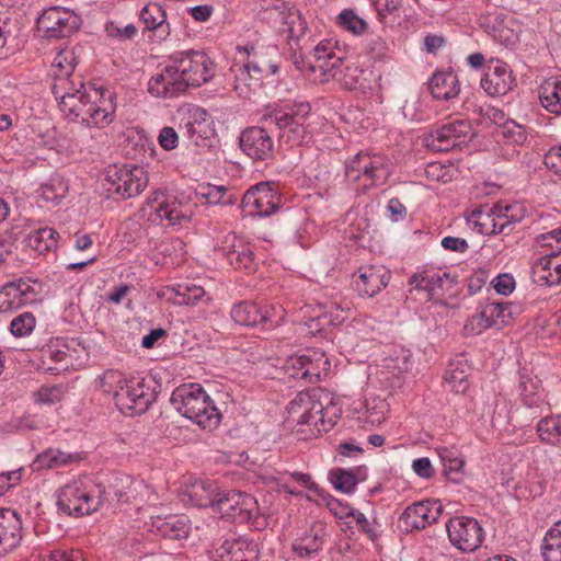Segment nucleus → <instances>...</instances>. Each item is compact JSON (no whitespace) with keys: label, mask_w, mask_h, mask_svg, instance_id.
<instances>
[{"label":"nucleus","mask_w":561,"mask_h":561,"mask_svg":"<svg viewBox=\"0 0 561 561\" xmlns=\"http://www.w3.org/2000/svg\"><path fill=\"white\" fill-rule=\"evenodd\" d=\"M66 390L64 385L42 386L33 393V398L38 404L51 405L64 399Z\"/></svg>","instance_id":"864d4df0"},{"label":"nucleus","mask_w":561,"mask_h":561,"mask_svg":"<svg viewBox=\"0 0 561 561\" xmlns=\"http://www.w3.org/2000/svg\"><path fill=\"white\" fill-rule=\"evenodd\" d=\"M541 381L537 376L526 369L519 373L518 393L524 405L528 408L538 407L543 402L540 391Z\"/></svg>","instance_id":"f704fd0d"},{"label":"nucleus","mask_w":561,"mask_h":561,"mask_svg":"<svg viewBox=\"0 0 561 561\" xmlns=\"http://www.w3.org/2000/svg\"><path fill=\"white\" fill-rule=\"evenodd\" d=\"M536 430L541 442L561 448V415L542 417Z\"/></svg>","instance_id":"ea45409f"},{"label":"nucleus","mask_w":561,"mask_h":561,"mask_svg":"<svg viewBox=\"0 0 561 561\" xmlns=\"http://www.w3.org/2000/svg\"><path fill=\"white\" fill-rule=\"evenodd\" d=\"M327 536L325 526L322 523H316L294 543L293 549L301 558L311 557L322 550Z\"/></svg>","instance_id":"2f4dec72"},{"label":"nucleus","mask_w":561,"mask_h":561,"mask_svg":"<svg viewBox=\"0 0 561 561\" xmlns=\"http://www.w3.org/2000/svg\"><path fill=\"white\" fill-rule=\"evenodd\" d=\"M539 100L548 112L561 114V77L546 79L540 84Z\"/></svg>","instance_id":"c9c22d12"},{"label":"nucleus","mask_w":561,"mask_h":561,"mask_svg":"<svg viewBox=\"0 0 561 561\" xmlns=\"http://www.w3.org/2000/svg\"><path fill=\"white\" fill-rule=\"evenodd\" d=\"M328 507L336 518L345 520L344 524L347 528H351V522L347 519L354 515L355 508H353L348 503H343L336 499L330 500L328 502Z\"/></svg>","instance_id":"69168bd1"},{"label":"nucleus","mask_w":561,"mask_h":561,"mask_svg":"<svg viewBox=\"0 0 561 561\" xmlns=\"http://www.w3.org/2000/svg\"><path fill=\"white\" fill-rule=\"evenodd\" d=\"M373 162L370 160V153H357L354 159L346 165V176L357 179L360 174L370 180V185H378L380 182H377L375 179L374 171L370 169Z\"/></svg>","instance_id":"49530a36"},{"label":"nucleus","mask_w":561,"mask_h":561,"mask_svg":"<svg viewBox=\"0 0 561 561\" xmlns=\"http://www.w3.org/2000/svg\"><path fill=\"white\" fill-rule=\"evenodd\" d=\"M192 213L183 211L174 206L168 204H159L154 208V213L150 215L152 221L159 220L160 224L167 221L168 226H182L183 224L190 222Z\"/></svg>","instance_id":"a19ab883"},{"label":"nucleus","mask_w":561,"mask_h":561,"mask_svg":"<svg viewBox=\"0 0 561 561\" xmlns=\"http://www.w3.org/2000/svg\"><path fill=\"white\" fill-rule=\"evenodd\" d=\"M240 149L253 160H267L273 157V142H238Z\"/></svg>","instance_id":"4d7b16f0"},{"label":"nucleus","mask_w":561,"mask_h":561,"mask_svg":"<svg viewBox=\"0 0 561 561\" xmlns=\"http://www.w3.org/2000/svg\"><path fill=\"white\" fill-rule=\"evenodd\" d=\"M428 90L434 99H454L460 92L458 77L453 71H436L428 80Z\"/></svg>","instance_id":"7c9ffc66"},{"label":"nucleus","mask_w":561,"mask_h":561,"mask_svg":"<svg viewBox=\"0 0 561 561\" xmlns=\"http://www.w3.org/2000/svg\"><path fill=\"white\" fill-rule=\"evenodd\" d=\"M237 50L240 55H245L247 59L242 64L236 62L231 66L230 71L233 75L232 87L239 96L249 99L262 85L265 70L270 69L272 73L277 71V66L265 58L268 51L275 53L276 47L245 45L238 46Z\"/></svg>","instance_id":"20e7f679"},{"label":"nucleus","mask_w":561,"mask_h":561,"mask_svg":"<svg viewBox=\"0 0 561 561\" xmlns=\"http://www.w3.org/2000/svg\"><path fill=\"white\" fill-rule=\"evenodd\" d=\"M169 290L174 295V304L180 306L196 305L206 294L202 286L192 282L175 284Z\"/></svg>","instance_id":"58836bf2"},{"label":"nucleus","mask_w":561,"mask_h":561,"mask_svg":"<svg viewBox=\"0 0 561 561\" xmlns=\"http://www.w3.org/2000/svg\"><path fill=\"white\" fill-rule=\"evenodd\" d=\"M230 317L239 325L271 330L284 320L285 310L280 306H260L245 300L232 306Z\"/></svg>","instance_id":"9d476101"},{"label":"nucleus","mask_w":561,"mask_h":561,"mask_svg":"<svg viewBox=\"0 0 561 561\" xmlns=\"http://www.w3.org/2000/svg\"><path fill=\"white\" fill-rule=\"evenodd\" d=\"M44 357H48L56 364H60V367H47L48 370H60L67 369L70 364L71 355L69 354L68 345H61L57 347H49L44 352Z\"/></svg>","instance_id":"bf43d9fd"},{"label":"nucleus","mask_w":561,"mask_h":561,"mask_svg":"<svg viewBox=\"0 0 561 561\" xmlns=\"http://www.w3.org/2000/svg\"><path fill=\"white\" fill-rule=\"evenodd\" d=\"M124 383L123 376L121 373L110 370L104 373L100 378V388L107 394H113L115 398V390L119 389V386Z\"/></svg>","instance_id":"e2e57ef3"},{"label":"nucleus","mask_w":561,"mask_h":561,"mask_svg":"<svg viewBox=\"0 0 561 561\" xmlns=\"http://www.w3.org/2000/svg\"><path fill=\"white\" fill-rule=\"evenodd\" d=\"M468 365L462 362L450 363L444 376L445 385L455 392H465L468 386Z\"/></svg>","instance_id":"c03bdc74"},{"label":"nucleus","mask_w":561,"mask_h":561,"mask_svg":"<svg viewBox=\"0 0 561 561\" xmlns=\"http://www.w3.org/2000/svg\"><path fill=\"white\" fill-rule=\"evenodd\" d=\"M36 325V319L32 312H23L15 318L10 323V332L15 337H24L30 335Z\"/></svg>","instance_id":"6e6d98bb"},{"label":"nucleus","mask_w":561,"mask_h":561,"mask_svg":"<svg viewBox=\"0 0 561 561\" xmlns=\"http://www.w3.org/2000/svg\"><path fill=\"white\" fill-rule=\"evenodd\" d=\"M443 513L439 500H424L409 505L399 522L405 533L421 530L437 522Z\"/></svg>","instance_id":"a211bd4d"},{"label":"nucleus","mask_w":561,"mask_h":561,"mask_svg":"<svg viewBox=\"0 0 561 561\" xmlns=\"http://www.w3.org/2000/svg\"><path fill=\"white\" fill-rule=\"evenodd\" d=\"M80 22V16L69 9L51 7L37 19V27L46 38L59 39L73 34Z\"/></svg>","instance_id":"2eb2a0df"},{"label":"nucleus","mask_w":561,"mask_h":561,"mask_svg":"<svg viewBox=\"0 0 561 561\" xmlns=\"http://www.w3.org/2000/svg\"><path fill=\"white\" fill-rule=\"evenodd\" d=\"M71 457L57 449H47L39 454L32 463L34 471L42 470L45 468H58L68 463Z\"/></svg>","instance_id":"8fccbe9b"},{"label":"nucleus","mask_w":561,"mask_h":561,"mask_svg":"<svg viewBox=\"0 0 561 561\" xmlns=\"http://www.w3.org/2000/svg\"><path fill=\"white\" fill-rule=\"evenodd\" d=\"M0 157L3 161L12 162L18 169L23 170L33 168L41 159L34 142H2Z\"/></svg>","instance_id":"cd10ccee"},{"label":"nucleus","mask_w":561,"mask_h":561,"mask_svg":"<svg viewBox=\"0 0 561 561\" xmlns=\"http://www.w3.org/2000/svg\"><path fill=\"white\" fill-rule=\"evenodd\" d=\"M149 527L152 534L171 540L187 538L191 529L184 515L152 516Z\"/></svg>","instance_id":"393cba45"},{"label":"nucleus","mask_w":561,"mask_h":561,"mask_svg":"<svg viewBox=\"0 0 561 561\" xmlns=\"http://www.w3.org/2000/svg\"><path fill=\"white\" fill-rule=\"evenodd\" d=\"M102 99L87 98L69 116L87 126L103 128L112 122V114L99 102Z\"/></svg>","instance_id":"c85d7f7f"},{"label":"nucleus","mask_w":561,"mask_h":561,"mask_svg":"<svg viewBox=\"0 0 561 561\" xmlns=\"http://www.w3.org/2000/svg\"><path fill=\"white\" fill-rule=\"evenodd\" d=\"M139 19L145 25L144 30L152 33L156 42L165 41L171 32L170 24L167 20V12L158 2L146 4L139 13Z\"/></svg>","instance_id":"a878e982"},{"label":"nucleus","mask_w":561,"mask_h":561,"mask_svg":"<svg viewBox=\"0 0 561 561\" xmlns=\"http://www.w3.org/2000/svg\"><path fill=\"white\" fill-rule=\"evenodd\" d=\"M51 91L60 110L70 115L87 98L103 99L104 90L83 82L76 83L71 76H53Z\"/></svg>","instance_id":"9b49d317"},{"label":"nucleus","mask_w":561,"mask_h":561,"mask_svg":"<svg viewBox=\"0 0 561 561\" xmlns=\"http://www.w3.org/2000/svg\"><path fill=\"white\" fill-rule=\"evenodd\" d=\"M375 9L379 19L387 23L389 16H398L400 11V0H375Z\"/></svg>","instance_id":"680f3d73"},{"label":"nucleus","mask_w":561,"mask_h":561,"mask_svg":"<svg viewBox=\"0 0 561 561\" xmlns=\"http://www.w3.org/2000/svg\"><path fill=\"white\" fill-rule=\"evenodd\" d=\"M533 280L539 286H554L561 283V278L557 273L556 267H551V261L542 257L538 260L533 266Z\"/></svg>","instance_id":"de8ad7c7"},{"label":"nucleus","mask_w":561,"mask_h":561,"mask_svg":"<svg viewBox=\"0 0 561 561\" xmlns=\"http://www.w3.org/2000/svg\"><path fill=\"white\" fill-rule=\"evenodd\" d=\"M157 392L152 380L142 376L124 379V383L115 390V404L126 415L141 414L154 402Z\"/></svg>","instance_id":"6e6552de"},{"label":"nucleus","mask_w":561,"mask_h":561,"mask_svg":"<svg viewBox=\"0 0 561 561\" xmlns=\"http://www.w3.org/2000/svg\"><path fill=\"white\" fill-rule=\"evenodd\" d=\"M346 53L337 45L336 41L323 39L313 48L312 71L319 70L323 77H336L337 68L343 64Z\"/></svg>","instance_id":"6ab92c4d"},{"label":"nucleus","mask_w":561,"mask_h":561,"mask_svg":"<svg viewBox=\"0 0 561 561\" xmlns=\"http://www.w3.org/2000/svg\"><path fill=\"white\" fill-rule=\"evenodd\" d=\"M148 185V176L139 165H108L105 169L102 186L108 198L128 199L139 195Z\"/></svg>","instance_id":"423d86ee"},{"label":"nucleus","mask_w":561,"mask_h":561,"mask_svg":"<svg viewBox=\"0 0 561 561\" xmlns=\"http://www.w3.org/2000/svg\"><path fill=\"white\" fill-rule=\"evenodd\" d=\"M456 280L446 268L426 267L413 274L409 284L417 290H425L430 300H440L449 291Z\"/></svg>","instance_id":"dca6fc26"},{"label":"nucleus","mask_w":561,"mask_h":561,"mask_svg":"<svg viewBox=\"0 0 561 561\" xmlns=\"http://www.w3.org/2000/svg\"><path fill=\"white\" fill-rule=\"evenodd\" d=\"M511 309L512 304L508 302H488L472 317V321H477L479 331L491 327H502L507 324L512 318Z\"/></svg>","instance_id":"c756f323"},{"label":"nucleus","mask_w":561,"mask_h":561,"mask_svg":"<svg viewBox=\"0 0 561 561\" xmlns=\"http://www.w3.org/2000/svg\"><path fill=\"white\" fill-rule=\"evenodd\" d=\"M183 136L199 140H211L217 137L214 121L206 110L193 107L180 125Z\"/></svg>","instance_id":"b1692460"},{"label":"nucleus","mask_w":561,"mask_h":561,"mask_svg":"<svg viewBox=\"0 0 561 561\" xmlns=\"http://www.w3.org/2000/svg\"><path fill=\"white\" fill-rule=\"evenodd\" d=\"M390 278L391 274L385 266L368 265L358 268L354 284L362 297H374L388 285Z\"/></svg>","instance_id":"5701e85b"},{"label":"nucleus","mask_w":561,"mask_h":561,"mask_svg":"<svg viewBox=\"0 0 561 561\" xmlns=\"http://www.w3.org/2000/svg\"><path fill=\"white\" fill-rule=\"evenodd\" d=\"M218 250L234 268L248 272L255 270L251 244L239 238L234 232H228L224 237Z\"/></svg>","instance_id":"412c9836"},{"label":"nucleus","mask_w":561,"mask_h":561,"mask_svg":"<svg viewBox=\"0 0 561 561\" xmlns=\"http://www.w3.org/2000/svg\"><path fill=\"white\" fill-rule=\"evenodd\" d=\"M150 488L141 480L131 481L127 491H115V497L118 503H142L146 501V495H149Z\"/></svg>","instance_id":"603ef678"},{"label":"nucleus","mask_w":561,"mask_h":561,"mask_svg":"<svg viewBox=\"0 0 561 561\" xmlns=\"http://www.w3.org/2000/svg\"><path fill=\"white\" fill-rule=\"evenodd\" d=\"M214 511L221 517L245 524L259 515V505L252 495L232 490L217 493Z\"/></svg>","instance_id":"ddd939ff"},{"label":"nucleus","mask_w":561,"mask_h":561,"mask_svg":"<svg viewBox=\"0 0 561 561\" xmlns=\"http://www.w3.org/2000/svg\"><path fill=\"white\" fill-rule=\"evenodd\" d=\"M214 558L216 561H257L259 546L245 537L226 539L215 549Z\"/></svg>","instance_id":"4be33fe9"},{"label":"nucleus","mask_w":561,"mask_h":561,"mask_svg":"<svg viewBox=\"0 0 561 561\" xmlns=\"http://www.w3.org/2000/svg\"><path fill=\"white\" fill-rule=\"evenodd\" d=\"M305 356L308 362L305 364V370L301 373L302 380L308 383H316L321 375H327L330 369V360L323 352L307 350Z\"/></svg>","instance_id":"e433bc0d"},{"label":"nucleus","mask_w":561,"mask_h":561,"mask_svg":"<svg viewBox=\"0 0 561 561\" xmlns=\"http://www.w3.org/2000/svg\"><path fill=\"white\" fill-rule=\"evenodd\" d=\"M214 75L215 65L204 51H174L168 57L167 65L150 78L148 91L156 98L171 99L188 88L202 87Z\"/></svg>","instance_id":"f257e3e1"},{"label":"nucleus","mask_w":561,"mask_h":561,"mask_svg":"<svg viewBox=\"0 0 561 561\" xmlns=\"http://www.w3.org/2000/svg\"><path fill=\"white\" fill-rule=\"evenodd\" d=\"M68 188V183L62 178H51L39 187V198L47 205H58L67 196Z\"/></svg>","instance_id":"79ce46f5"},{"label":"nucleus","mask_w":561,"mask_h":561,"mask_svg":"<svg viewBox=\"0 0 561 561\" xmlns=\"http://www.w3.org/2000/svg\"><path fill=\"white\" fill-rule=\"evenodd\" d=\"M367 55L375 61H381L389 57V46L379 36H371L367 41V47H366Z\"/></svg>","instance_id":"052dcab7"},{"label":"nucleus","mask_w":561,"mask_h":561,"mask_svg":"<svg viewBox=\"0 0 561 561\" xmlns=\"http://www.w3.org/2000/svg\"><path fill=\"white\" fill-rule=\"evenodd\" d=\"M45 296L46 289L42 280L20 277L0 288V312H13L24 306L41 302Z\"/></svg>","instance_id":"1a4fd4ad"},{"label":"nucleus","mask_w":561,"mask_h":561,"mask_svg":"<svg viewBox=\"0 0 561 561\" xmlns=\"http://www.w3.org/2000/svg\"><path fill=\"white\" fill-rule=\"evenodd\" d=\"M336 24L354 35H363L368 28V23L352 9H344L336 16Z\"/></svg>","instance_id":"3c124183"},{"label":"nucleus","mask_w":561,"mask_h":561,"mask_svg":"<svg viewBox=\"0 0 561 561\" xmlns=\"http://www.w3.org/2000/svg\"><path fill=\"white\" fill-rule=\"evenodd\" d=\"M22 539L20 516L10 508L0 510V556L16 548Z\"/></svg>","instance_id":"bb28decb"},{"label":"nucleus","mask_w":561,"mask_h":561,"mask_svg":"<svg viewBox=\"0 0 561 561\" xmlns=\"http://www.w3.org/2000/svg\"><path fill=\"white\" fill-rule=\"evenodd\" d=\"M101 496L92 494L80 480L66 484L57 499L58 508L67 515H89L100 507Z\"/></svg>","instance_id":"f8f14e48"},{"label":"nucleus","mask_w":561,"mask_h":561,"mask_svg":"<svg viewBox=\"0 0 561 561\" xmlns=\"http://www.w3.org/2000/svg\"><path fill=\"white\" fill-rule=\"evenodd\" d=\"M171 403L186 419L205 430L217 427L221 414L199 383L182 385L171 396Z\"/></svg>","instance_id":"39448f33"},{"label":"nucleus","mask_w":561,"mask_h":561,"mask_svg":"<svg viewBox=\"0 0 561 561\" xmlns=\"http://www.w3.org/2000/svg\"><path fill=\"white\" fill-rule=\"evenodd\" d=\"M308 358L305 356V353L288 357L284 366L286 374L293 379H302L301 373L305 370Z\"/></svg>","instance_id":"774afa93"},{"label":"nucleus","mask_w":561,"mask_h":561,"mask_svg":"<svg viewBox=\"0 0 561 561\" xmlns=\"http://www.w3.org/2000/svg\"><path fill=\"white\" fill-rule=\"evenodd\" d=\"M370 160L373 162L370 169L375 172V179H377V182H380V184L385 183L391 173L389 160L381 154H370Z\"/></svg>","instance_id":"0e129e2a"},{"label":"nucleus","mask_w":561,"mask_h":561,"mask_svg":"<svg viewBox=\"0 0 561 561\" xmlns=\"http://www.w3.org/2000/svg\"><path fill=\"white\" fill-rule=\"evenodd\" d=\"M259 16L275 30L287 33L289 42L296 45L308 30L301 13L283 0H261Z\"/></svg>","instance_id":"0eeeda50"},{"label":"nucleus","mask_w":561,"mask_h":561,"mask_svg":"<svg viewBox=\"0 0 561 561\" xmlns=\"http://www.w3.org/2000/svg\"><path fill=\"white\" fill-rule=\"evenodd\" d=\"M472 126L469 121L453 118L445 123L436 124L435 128L428 134L432 140H451L459 138H472Z\"/></svg>","instance_id":"473e14b6"},{"label":"nucleus","mask_w":561,"mask_h":561,"mask_svg":"<svg viewBox=\"0 0 561 561\" xmlns=\"http://www.w3.org/2000/svg\"><path fill=\"white\" fill-rule=\"evenodd\" d=\"M362 73L363 71L355 64L346 65L344 69L340 71L339 80L346 89L353 90L356 88Z\"/></svg>","instance_id":"338daca9"},{"label":"nucleus","mask_w":561,"mask_h":561,"mask_svg":"<svg viewBox=\"0 0 561 561\" xmlns=\"http://www.w3.org/2000/svg\"><path fill=\"white\" fill-rule=\"evenodd\" d=\"M336 324L334 319L327 313H320L304 321L302 330L307 335H323L330 325Z\"/></svg>","instance_id":"5fc2aeb1"},{"label":"nucleus","mask_w":561,"mask_h":561,"mask_svg":"<svg viewBox=\"0 0 561 561\" xmlns=\"http://www.w3.org/2000/svg\"><path fill=\"white\" fill-rule=\"evenodd\" d=\"M216 490L217 488L211 481L196 480L185 491L187 500L184 501L196 507H210L214 510L218 493Z\"/></svg>","instance_id":"72a5a7b5"},{"label":"nucleus","mask_w":561,"mask_h":561,"mask_svg":"<svg viewBox=\"0 0 561 561\" xmlns=\"http://www.w3.org/2000/svg\"><path fill=\"white\" fill-rule=\"evenodd\" d=\"M537 243L541 248L550 249V253L547 255L556 256L561 253V227L548 231L546 233H541L537 237Z\"/></svg>","instance_id":"13d9d810"},{"label":"nucleus","mask_w":561,"mask_h":561,"mask_svg":"<svg viewBox=\"0 0 561 561\" xmlns=\"http://www.w3.org/2000/svg\"><path fill=\"white\" fill-rule=\"evenodd\" d=\"M310 111L309 102L301 100L275 105L262 116L261 125L244 129L239 140L302 139L306 137L305 121Z\"/></svg>","instance_id":"7ed1b4c3"},{"label":"nucleus","mask_w":561,"mask_h":561,"mask_svg":"<svg viewBox=\"0 0 561 561\" xmlns=\"http://www.w3.org/2000/svg\"><path fill=\"white\" fill-rule=\"evenodd\" d=\"M57 231L50 227L39 228L28 234V244L43 254L57 247Z\"/></svg>","instance_id":"a18cd8bd"},{"label":"nucleus","mask_w":561,"mask_h":561,"mask_svg":"<svg viewBox=\"0 0 561 561\" xmlns=\"http://www.w3.org/2000/svg\"><path fill=\"white\" fill-rule=\"evenodd\" d=\"M515 84V78L510 66L499 59H491L480 80L483 91L490 96L507 94Z\"/></svg>","instance_id":"aec40b11"},{"label":"nucleus","mask_w":561,"mask_h":561,"mask_svg":"<svg viewBox=\"0 0 561 561\" xmlns=\"http://www.w3.org/2000/svg\"><path fill=\"white\" fill-rule=\"evenodd\" d=\"M541 550L545 561H561V520L547 531Z\"/></svg>","instance_id":"37998d69"},{"label":"nucleus","mask_w":561,"mask_h":561,"mask_svg":"<svg viewBox=\"0 0 561 561\" xmlns=\"http://www.w3.org/2000/svg\"><path fill=\"white\" fill-rule=\"evenodd\" d=\"M81 47H65L60 49L53 60V76H72L80 60Z\"/></svg>","instance_id":"4c0bfd02"},{"label":"nucleus","mask_w":561,"mask_h":561,"mask_svg":"<svg viewBox=\"0 0 561 561\" xmlns=\"http://www.w3.org/2000/svg\"><path fill=\"white\" fill-rule=\"evenodd\" d=\"M329 481L335 490L351 494L356 490L358 479L352 470L334 468L329 471Z\"/></svg>","instance_id":"09e8293b"},{"label":"nucleus","mask_w":561,"mask_h":561,"mask_svg":"<svg viewBox=\"0 0 561 561\" xmlns=\"http://www.w3.org/2000/svg\"><path fill=\"white\" fill-rule=\"evenodd\" d=\"M289 419L299 426L302 438L317 437L330 431L341 416L342 410L331 392L321 388L300 391L287 407Z\"/></svg>","instance_id":"f03ea898"},{"label":"nucleus","mask_w":561,"mask_h":561,"mask_svg":"<svg viewBox=\"0 0 561 561\" xmlns=\"http://www.w3.org/2000/svg\"><path fill=\"white\" fill-rule=\"evenodd\" d=\"M450 543L461 552H473L483 542L484 530L473 517L454 516L446 523Z\"/></svg>","instance_id":"4468645a"},{"label":"nucleus","mask_w":561,"mask_h":561,"mask_svg":"<svg viewBox=\"0 0 561 561\" xmlns=\"http://www.w3.org/2000/svg\"><path fill=\"white\" fill-rule=\"evenodd\" d=\"M243 211L252 217H267L280 207V196L267 183L249 188L242 198Z\"/></svg>","instance_id":"f3484780"}]
</instances>
